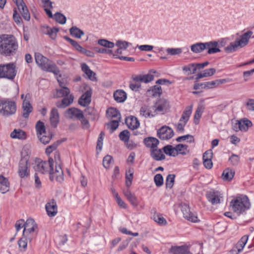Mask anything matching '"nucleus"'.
Returning a JSON list of instances; mask_svg holds the SVG:
<instances>
[{"label":"nucleus","instance_id":"obj_12","mask_svg":"<svg viewBox=\"0 0 254 254\" xmlns=\"http://www.w3.org/2000/svg\"><path fill=\"white\" fill-rule=\"evenodd\" d=\"M15 3L17 8L23 16V18L29 21L30 19V15L29 10L23 0H13Z\"/></svg>","mask_w":254,"mask_h":254},{"label":"nucleus","instance_id":"obj_45","mask_svg":"<svg viewBox=\"0 0 254 254\" xmlns=\"http://www.w3.org/2000/svg\"><path fill=\"white\" fill-rule=\"evenodd\" d=\"M38 136L42 135L43 134H47L44 124L40 121L37 122L35 126Z\"/></svg>","mask_w":254,"mask_h":254},{"label":"nucleus","instance_id":"obj_47","mask_svg":"<svg viewBox=\"0 0 254 254\" xmlns=\"http://www.w3.org/2000/svg\"><path fill=\"white\" fill-rule=\"evenodd\" d=\"M236 41L232 42L230 44L225 48L224 51L227 53H231L236 51L239 48Z\"/></svg>","mask_w":254,"mask_h":254},{"label":"nucleus","instance_id":"obj_28","mask_svg":"<svg viewBox=\"0 0 254 254\" xmlns=\"http://www.w3.org/2000/svg\"><path fill=\"white\" fill-rule=\"evenodd\" d=\"M227 79H217L211 81L204 82V88H212L220 84H224L228 81Z\"/></svg>","mask_w":254,"mask_h":254},{"label":"nucleus","instance_id":"obj_11","mask_svg":"<svg viewBox=\"0 0 254 254\" xmlns=\"http://www.w3.org/2000/svg\"><path fill=\"white\" fill-rule=\"evenodd\" d=\"M174 131L170 127L164 126L157 130V135L162 140H168L174 135Z\"/></svg>","mask_w":254,"mask_h":254},{"label":"nucleus","instance_id":"obj_32","mask_svg":"<svg viewBox=\"0 0 254 254\" xmlns=\"http://www.w3.org/2000/svg\"><path fill=\"white\" fill-rule=\"evenodd\" d=\"M73 101V97L70 95L69 97L64 98L61 101L56 103V106L59 108H65L70 105Z\"/></svg>","mask_w":254,"mask_h":254},{"label":"nucleus","instance_id":"obj_60","mask_svg":"<svg viewBox=\"0 0 254 254\" xmlns=\"http://www.w3.org/2000/svg\"><path fill=\"white\" fill-rule=\"evenodd\" d=\"M154 183L158 187L162 186L163 184V178L161 174H157L154 178Z\"/></svg>","mask_w":254,"mask_h":254},{"label":"nucleus","instance_id":"obj_21","mask_svg":"<svg viewBox=\"0 0 254 254\" xmlns=\"http://www.w3.org/2000/svg\"><path fill=\"white\" fill-rule=\"evenodd\" d=\"M131 78L140 84L141 82L147 83L154 79V76L151 74L132 75Z\"/></svg>","mask_w":254,"mask_h":254},{"label":"nucleus","instance_id":"obj_48","mask_svg":"<svg viewBox=\"0 0 254 254\" xmlns=\"http://www.w3.org/2000/svg\"><path fill=\"white\" fill-rule=\"evenodd\" d=\"M197 69L195 64H190L187 66L183 67V70L187 72L188 74H194Z\"/></svg>","mask_w":254,"mask_h":254},{"label":"nucleus","instance_id":"obj_30","mask_svg":"<svg viewBox=\"0 0 254 254\" xmlns=\"http://www.w3.org/2000/svg\"><path fill=\"white\" fill-rule=\"evenodd\" d=\"M9 183L8 179L3 175H0V190L5 193L9 190Z\"/></svg>","mask_w":254,"mask_h":254},{"label":"nucleus","instance_id":"obj_53","mask_svg":"<svg viewBox=\"0 0 254 254\" xmlns=\"http://www.w3.org/2000/svg\"><path fill=\"white\" fill-rule=\"evenodd\" d=\"M54 18L56 21L61 24H64L66 22V18L63 14L57 12L55 14Z\"/></svg>","mask_w":254,"mask_h":254},{"label":"nucleus","instance_id":"obj_3","mask_svg":"<svg viewBox=\"0 0 254 254\" xmlns=\"http://www.w3.org/2000/svg\"><path fill=\"white\" fill-rule=\"evenodd\" d=\"M230 206L235 213L240 215L250 209L251 203L247 196L241 195L231 201Z\"/></svg>","mask_w":254,"mask_h":254},{"label":"nucleus","instance_id":"obj_56","mask_svg":"<svg viewBox=\"0 0 254 254\" xmlns=\"http://www.w3.org/2000/svg\"><path fill=\"white\" fill-rule=\"evenodd\" d=\"M61 142L57 141L52 145L48 146L46 149V153L48 155L50 154L53 151L55 150L58 146L60 144Z\"/></svg>","mask_w":254,"mask_h":254},{"label":"nucleus","instance_id":"obj_35","mask_svg":"<svg viewBox=\"0 0 254 254\" xmlns=\"http://www.w3.org/2000/svg\"><path fill=\"white\" fill-rule=\"evenodd\" d=\"M235 175V171L228 168L225 169L222 174V178L225 181H230L232 180Z\"/></svg>","mask_w":254,"mask_h":254},{"label":"nucleus","instance_id":"obj_41","mask_svg":"<svg viewBox=\"0 0 254 254\" xmlns=\"http://www.w3.org/2000/svg\"><path fill=\"white\" fill-rule=\"evenodd\" d=\"M69 32L72 36L78 39L81 38L84 34V32L76 26L71 27L69 29Z\"/></svg>","mask_w":254,"mask_h":254},{"label":"nucleus","instance_id":"obj_49","mask_svg":"<svg viewBox=\"0 0 254 254\" xmlns=\"http://www.w3.org/2000/svg\"><path fill=\"white\" fill-rule=\"evenodd\" d=\"M241 122L240 130L246 131L248 130L249 127L252 126V123L247 120L244 119L240 121Z\"/></svg>","mask_w":254,"mask_h":254},{"label":"nucleus","instance_id":"obj_46","mask_svg":"<svg viewBox=\"0 0 254 254\" xmlns=\"http://www.w3.org/2000/svg\"><path fill=\"white\" fill-rule=\"evenodd\" d=\"M177 155L180 154L186 155L189 152L188 150V146L186 144H179L176 146Z\"/></svg>","mask_w":254,"mask_h":254},{"label":"nucleus","instance_id":"obj_10","mask_svg":"<svg viewBox=\"0 0 254 254\" xmlns=\"http://www.w3.org/2000/svg\"><path fill=\"white\" fill-rule=\"evenodd\" d=\"M181 211L183 214L184 218L193 223H196L199 221L196 214L192 213L190 210L189 205L186 203H184L181 205Z\"/></svg>","mask_w":254,"mask_h":254},{"label":"nucleus","instance_id":"obj_33","mask_svg":"<svg viewBox=\"0 0 254 254\" xmlns=\"http://www.w3.org/2000/svg\"><path fill=\"white\" fill-rule=\"evenodd\" d=\"M54 180L55 179L57 181L62 182L64 180V174L61 167L59 165L56 166L55 170L53 169Z\"/></svg>","mask_w":254,"mask_h":254},{"label":"nucleus","instance_id":"obj_20","mask_svg":"<svg viewBox=\"0 0 254 254\" xmlns=\"http://www.w3.org/2000/svg\"><path fill=\"white\" fill-rule=\"evenodd\" d=\"M131 78L140 84L141 82L147 83L154 79V76L151 74L132 75Z\"/></svg>","mask_w":254,"mask_h":254},{"label":"nucleus","instance_id":"obj_43","mask_svg":"<svg viewBox=\"0 0 254 254\" xmlns=\"http://www.w3.org/2000/svg\"><path fill=\"white\" fill-rule=\"evenodd\" d=\"M147 92L153 96H160L162 93L161 87L157 85L152 86Z\"/></svg>","mask_w":254,"mask_h":254},{"label":"nucleus","instance_id":"obj_61","mask_svg":"<svg viewBox=\"0 0 254 254\" xmlns=\"http://www.w3.org/2000/svg\"><path fill=\"white\" fill-rule=\"evenodd\" d=\"M113 162V159L110 155H106L103 160V165L106 168H108L110 165Z\"/></svg>","mask_w":254,"mask_h":254},{"label":"nucleus","instance_id":"obj_36","mask_svg":"<svg viewBox=\"0 0 254 254\" xmlns=\"http://www.w3.org/2000/svg\"><path fill=\"white\" fill-rule=\"evenodd\" d=\"M114 98L117 102L122 103L127 99V94L122 90H118L114 92Z\"/></svg>","mask_w":254,"mask_h":254},{"label":"nucleus","instance_id":"obj_31","mask_svg":"<svg viewBox=\"0 0 254 254\" xmlns=\"http://www.w3.org/2000/svg\"><path fill=\"white\" fill-rule=\"evenodd\" d=\"M150 155L152 158L156 161L164 160L165 156L163 154L161 149L153 148L150 150Z\"/></svg>","mask_w":254,"mask_h":254},{"label":"nucleus","instance_id":"obj_18","mask_svg":"<svg viewBox=\"0 0 254 254\" xmlns=\"http://www.w3.org/2000/svg\"><path fill=\"white\" fill-rule=\"evenodd\" d=\"M92 91L88 90L83 93L78 100V103L82 106H88L91 102Z\"/></svg>","mask_w":254,"mask_h":254},{"label":"nucleus","instance_id":"obj_37","mask_svg":"<svg viewBox=\"0 0 254 254\" xmlns=\"http://www.w3.org/2000/svg\"><path fill=\"white\" fill-rule=\"evenodd\" d=\"M154 211V214L152 216V219L155 222L160 225H166L167 224L166 220L162 216V214L156 213L155 209H152Z\"/></svg>","mask_w":254,"mask_h":254},{"label":"nucleus","instance_id":"obj_63","mask_svg":"<svg viewBox=\"0 0 254 254\" xmlns=\"http://www.w3.org/2000/svg\"><path fill=\"white\" fill-rule=\"evenodd\" d=\"M121 119H115L112 120L110 123L107 124V126H109L112 131L115 130L119 126V123L121 122Z\"/></svg>","mask_w":254,"mask_h":254},{"label":"nucleus","instance_id":"obj_54","mask_svg":"<svg viewBox=\"0 0 254 254\" xmlns=\"http://www.w3.org/2000/svg\"><path fill=\"white\" fill-rule=\"evenodd\" d=\"M37 235V234L32 233L30 232H27L26 230H23L22 236L30 243L36 237Z\"/></svg>","mask_w":254,"mask_h":254},{"label":"nucleus","instance_id":"obj_26","mask_svg":"<svg viewBox=\"0 0 254 254\" xmlns=\"http://www.w3.org/2000/svg\"><path fill=\"white\" fill-rule=\"evenodd\" d=\"M50 119L51 126L56 127L59 122V114L57 109L54 108L52 109Z\"/></svg>","mask_w":254,"mask_h":254},{"label":"nucleus","instance_id":"obj_62","mask_svg":"<svg viewBox=\"0 0 254 254\" xmlns=\"http://www.w3.org/2000/svg\"><path fill=\"white\" fill-rule=\"evenodd\" d=\"M141 87V84L138 81L132 79L129 84V88L134 91H137Z\"/></svg>","mask_w":254,"mask_h":254},{"label":"nucleus","instance_id":"obj_25","mask_svg":"<svg viewBox=\"0 0 254 254\" xmlns=\"http://www.w3.org/2000/svg\"><path fill=\"white\" fill-rule=\"evenodd\" d=\"M126 124L128 127L131 129L137 128L140 125V123L137 119L133 116H130L126 119Z\"/></svg>","mask_w":254,"mask_h":254},{"label":"nucleus","instance_id":"obj_38","mask_svg":"<svg viewBox=\"0 0 254 254\" xmlns=\"http://www.w3.org/2000/svg\"><path fill=\"white\" fill-rule=\"evenodd\" d=\"M107 115L111 118L121 119V115L120 112L115 108H110L106 111Z\"/></svg>","mask_w":254,"mask_h":254},{"label":"nucleus","instance_id":"obj_58","mask_svg":"<svg viewBox=\"0 0 254 254\" xmlns=\"http://www.w3.org/2000/svg\"><path fill=\"white\" fill-rule=\"evenodd\" d=\"M38 136L41 143L46 144L51 140L52 135L50 133L48 135H46V134H43L42 135H39Z\"/></svg>","mask_w":254,"mask_h":254},{"label":"nucleus","instance_id":"obj_51","mask_svg":"<svg viewBox=\"0 0 254 254\" xmlns=\"http://www.w3.org/2000/svg\"><path fill=\"white\" fill-rule=\"evenodd\" d=\"M98 44L107 48H113L115 46V44L113 42L104 39H99L98 41Z\"/></svg>","mask_w":254,"mask_h":254},{"label":"nucleus","instance_id":"obj_27","mask_svg":"<svg viewBox=\"0 0 254 254\" xmlns=\"http://www.w3.org/2000/svg\"><path fill=\"white\" fill-rule=\"evenodd\" d=\"M143 142L146 147L151 148L152 149L157 147L159 141L155 137H148L144 139Z\"/></svg>","mask_w":254,"mask_h":254},{"label":"nucleus","instance_id":"obj_57","mask_svg":"<svg viewBox=\"0 0 254 254\" xmlns=\"http://www.w3.org/2000/svg\"><path fill=\"white\" fill-rule=\"evenodd\" d=\"M28 242V241L24 238L23 236L20 239L18 242V244L21 251H25L27 249Z\"/></svg>","mask_w":254,"mask_h":254},{"label":"nucleus","instance_id":"obj_7","mask_svg":"<svg viewBox=\"0 0 254 254\" xmlns=\"http://www.w3.org/2000/svg\"><path fill=\"white\" fill-rule=\"evenodd\" d=\"M16 73V66L14 63L0 64V78L13 80Z\"/></svg>","mask_w":254,"mask_h":254},{"label":"nucleus","instance_id":"obj_16","mask_svg":"<svg viewBox=\"0 0 254 254\" xmlns=\"http://www.w3.org/2000/svg\"><path fill=\"white\" fill-rule=\"evenodd\" d=\"M65 116L69 119L76 118L79 119L83 117V113L80 110L75 108L68 109L65 112Z\"/></svg>","mask_w":254,"mask_h":254},{"label":"nucleus","instance_id":"obj_17","mask_svg":"<svg viewBox=\"0 0 254 254\" xmlns=\"http://www.w3.org/2000/svg\"><path fill=\"white\" fill-rule=\"evenodd\" d=\"M42 31L43 34L49 35L52 40H55L57 38L59 29L55 27L51 28L47 26H43L42 27Z\"/></svg>","mask_w":254,"mask_h":254},{"label":"nucleus","instance_id":"obj_34","mask_svg":"<svg viewBox=\"0 0 254 254\" xmlns=\"http://www.w3.org/2000/svg\"><path fill=\"white\" fill-rule=\"evenodd\" d=\"M124 193L128 201L134 207H136L138 205L137 198L128 189L124 190Z\"/></svg>","mask_w":254,"mask_h":254},{"label":"nucleus","instance_id":"obj_14","mask_svg":"<svg viewBox=\"0 0 254 254\" xmlns=\"http://www.w3.org/2000/svg\"><path fill=\"white\" fill-rule=\"evenodd\" d=\"M47 214L50 217L55 216L58 212V207L56 202L53 199L48 202L45 206Z\"/></svg>","mask_w":254,"mask_h":254},{"label":"nucleus","instance_id":"obj_22","mask_svg":"<svg viewBox=\"0 0 254 254\" xmlns=\"http://www.w3.org/2000/svg\"><path fill=\"white\" fill-rule=\"evenodd\" d=\"M153 106L149 107L146 105L142 106L140 109V114L141 116L144 117L145 118H151L155 117L156 114L154 113L152 109Z\"/></svg>","mask_w":254,"mask_h":254},{"label":"nucleus","instance_id":"obj_29","mask_svg":"<svg viewBox=\"0 0 254 254\" xmlns=\"http://www.w3.org/2000/svg\"><path fill=\"white\" fill-rule=\"evenodd\" d=\"M32 107L28 101L23 100L22 104V117L25 119L28 118L29 114L32 111Z\"/></svg>","mask_w":254,"mask_h":254},{"label":"nucleus","instance_id":"obj_9","mask_svg":"<svg viewBox=\"0 0 254 254\" xmlns=\"http://www.w3.org/2000/svg\"><path fill=\"white\" fill-rule=\"evenodd\" d=\"M206 197L212 205H216L221 203L223 196L219 191L212 190L206 192Z\"/></svg>","mask_w":254,"mask_h":254},{"label":"nucleus","instance_id":"obj_5","mask_svg":"<svg viewBox=\"0 0 254 254\" xmlns=\"http://www.w3.org/2000/svg\"><path fill=\"white\" fill-rule=\"evenodd\" d=\"M54 160L52 158L48 161H44L39 158H35L33 168L35 171L42 174L49 173L51 181L54 180L53 173Z\"/></svg>","mask_w":254,"mask_h":254},{"label":"nucleus","instance_id":"obj_8","mask_svg":"<svg viewBox=\"0 0 254 254\" xmlns=\"http://www.w3.org/2000/svg\"><path fill=\"white\" fill-rule=\"evenodd\" d=\"M200 249L201 246L199 245L190 247L182 246L172 248L170 253L171 254H198Z\"/></svg>","mask_w":254,"mask_h":254},{"label":"nucleus","instance_id":"obj_1","mask_svg":"<svg viewBox=\"0 0 254 254\" xmlns=\"http://www.w3.org/2000/svg\"><path fill=\"white\" fill-rule=\"evenodd\" d=\"M18 48V42L13 35H0V55L4 57L13 56L16 54Z\"/></svg>","mask_w":254,"mask_h":254},{"label":"nucleus","instance_id":"obj_52","mask_svg":"<svg viewBox=\"0 0 254 254\" xmlns=\"http://www.w3.org/2000/svg\"><path fill=\"white\" fill-rule=\"evenodd\" d=\"M175 175L174 174H169L167 176L166 180V186L167 188L171 189L174 184Z\"/></svg>","mask_w":254,"mask_h":254},{"label":"nucleus","instance_id":"obj_42","mask_svg":"<svg viewBox=\"0 0 254 254\" xmlns=\"http://www.w3.org/2000/svg\"><path fill=\"white\" fill-rule=\"evenodd\" d=\"M164 152L167 155L175 157L177 155L176 147H173L171 145H168L164 146L163 148Z\"/></svg>","mask_w":254,"mask_h":254},{"label":"nucleus","instance_id":"obj_64","mask_svg":"<svg viewBox=\"0 0 254 254\" xmlns=\"http://www.w3.org/2000/svg\"><path fill=\"white\" fill-rule=\"evenodd\" d=\"M229 161L231 164L233 166L238 165L240 162V157L238 155L236 154H232L229 158Z\"/></svg>","mask_w":254,"mask_h":254},{"label":"nucleus","instance_id":"obj_15","mask_svg":"<svg viewBox=\"0 0 254 254\" xmlns=\"http://www.w3.org/2000/svg\"><path fill=\"white\" fill-rule=\"evenodd\" d=\"M18 174L21 178H27L29 176L30 169L28 167V162L19 161Z\"/></svg>","mask_w":254,"mask_h":254},{"label":"nucleus","instance_id":"obj_4","mask_svg":"<svg viewBox=\"0 0 254 254\" xmlns=\"http://www.w3.org/2000/svg\"><path fill=\"white\" fill-rule=\"evenodd\" d=\"M35 59L37 64L44 71L54 73L56 75L60 73L57 66L51 60L39 53L35 54Z\"/></svg>","mask_w":254,"mask_h":254},{"label":"nucleus","instance_id":"obj_39","mask_svg":"<svg viewBox=\"0 0 254 254\" xmlns=\"http://www.w3.org/2000/svg\"><path fill=\"white\" fill-rule=\"evenodd\" d=\"M10 137L12 138L24 139L26 138V134L24 131L20 129H15L10 133Z\"/></svg>","mask_w":254,"mask_h":254},{"label":"nucleus","instance_id":"obj_55","mask_svg":"<svg viewBox=\"0 0 254 254\" xmlns=\"http://www.w3.org/2000/svg\"><path fill=\"white\" fill-rule=\"evenodd\" d=\"M119 138L125 143L128 142L129 139V132L127 130L121 131L119 134Z\"/></svg>","mask_w":254,"mask_h":254},{"label":"nucleus","instance_id":"obj_2","mask_svg":"<svg viewBox=\"0 0 254 254\" xmlns=\"http://www.w3.org/2000/svg\"><path fill=\"white\" fill-rule=\"evenodd\" d=\"M223 40L221 41H212L205 43L198 42L190 46L191 51L194 53H199L207 49L208 54H213L220 52L219 48L223 46Z\"/></svg>","mask_w":254,"mask_h":254},{"label":"nucleus","instance_id":"obj_50","mask_svg":"<svg viewBox=\"0 0 254 254\" xmlns=\"http://www.w3.org/2000/svg\"><path fill=\"white\" fill-rule=\"evenodd\" d=\"M70 93V90L67 87H64L57 90L56 97L58 98L67 96Z\"/></svg>","mask_w":254,"mask_h":254},{"label":"nucleus","instance_id":"obj_24","mask_svg":"<svg viewBox=\"0 0 254 254\" xmlns=\"http://www.w3.org/2000/svg\"><path fill=\"white\" fill-rule=\"evenodd\" d=\"M31 154V146L29 144L25 145L21 152V159L20 161L28 162Z\"/></svg>","mask_w":254,"mask_h":254},{"label":"nucleus","instance_id":"obj_44","mask_svg":"<svg viewBox=\"0 0 254 254\" xmlns=\"http://www.w3.org/2000/svg\"><path fill=\"white\" fill-rule=\"evenodd\" d=\"M248 240V236L245 235L243 236L239 241V242L236 244L235 248L238 249L239 252H241L246 244L247 243Z\"/></svg>","mask_w":254,"mask_h":254},{"label":"nucleus","instance_id":"obj_40","mask_svg":"<svg viewBox=\"0 0 254 254\" xmlns=\"http://www.w3.org/2000/svg\"><path fill=\"white\" fill-rule=\"evenodd\" d=\"M204 109L205 107L203 105L200 104L198 105L194 116V123L195 124L197 125L198 124V121L201 118Z\"/></svg>","mask_w":254,"mask_h":254},{"label":"nucleus","instance_id":"obj_19","mask_svg":"<svg viewBox=\"0 0 254 254\" xmlns=\"http://www.w3.org/2000/svg\"><path fill=\"white\" fill-rule=\"evenodd\" d=\"M252 34L253 32L251 31H249L243 34L240 37V39H237L235 40L240 48H243L248 44L249 40L251 37Z\"/></svg>","mask_w":254,"mask_h":254},{"label":"nucleus","instance_id":"obj_13","mask_svg":"<svg viewBox=\"0 0 254 254\" xmlns=\"http://www.w3.org/2000/svg\"><path fill=\"white\" fill-rule=\"evenodd\" d=\"M169 108V102L165 99H160L153 106V110L156 115L158 112L166 111Z\"/></svg>","mask_w":254,"mask_h":254},{"label":"nucleus","instance_id":"obj_59","mask_svg":"<svg viewBox=\"0 0 254 254\" xmlns=\"http://www.w3.org/2000/svg\"><path fill=\"white\" fill-rule=\"evenodd\" d=\"M130 45L131 44L130 43L123 40H118L116 43V45L122 50H126Z\"/></svg>","mask_w":254,"mask_h":254},{"label":"nucleus","instance_id":"obj_6","mask_svg":"<svg viewBox=\"0 0 254 254\" xmlns=\"http://www.w3.org/2000/svg\"><path fill=\"white\" fill-rule=\"evenodd\" d=\"M16 102L9 98L0 99V115L4 117H8L15 114Z\"/></svg>","mask_w":254,"mask_h":254},{"label":"nucleus","instance_id":"obj_23","mask_svg":"<svg viewBox=\"0 0 254 254\" xmlns=\"http://www.w3.org/2000/svg\"><path fill=\"white\" fill-rule=\"evenodd\" d=\"M81 67L82 71L86 74L87 77L90 80L93 81H97L96 73L90 69L89 67L86 64H81Z\"/></svg>","mask_w":254,"mask_h":254}]
</instances>
